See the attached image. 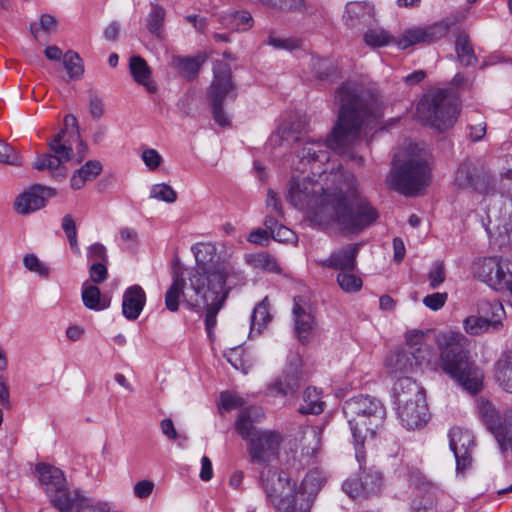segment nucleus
Returning <instances> with one entry per match:
<instances>
[{
  "mask_svg": "<svg viewBox=\"0 0 512 512\" xmlns=\"http://www.w3.org/2000/svg\"><path fill=\"white\" fill-rule=\"evenodd\" d=\"M334 102L338 105L337 121L325 141L307 140L296 152L292 168L312 176L327 173L330 150L362 164L363 158L356 147L372 131L383 115L379 98L362 85L347 81L336 91Z\"/></svg>",
  "mask_w": 512,
  "mask_h": 512,
  "instance_id": "obj_1",
  "label": "nucleus"
},
{
  "mask_svg": "<svg viewBox=\"0 0 512 512\" xmlns=\"http://www.w3.org/2000/svg\"><path fill=\"white\" fill-rule=\"evenodd\" d=\"M307 175L293 176L288 200L301 210L310 212L319 225L336 223L344 233L357 234L378 218L376 210L360 196L355 176L337 169L318 178Z\"/></svg>",
  "mask_w": 512,
  "mask_h": 512,
  "instance_id": "obj_2",
  "label": "nucleus"
},
{
  "mask_svg": "<svg viewBox=\"0 0 512 512\" xmlns=\"http://www.w3.org/2000/svg\"><path fill=\"white\" fill-rule=\"evenodd\" d=\"M196 265L185 279L177 272L165 293V306L170 312L179 309L180 301L192 310L205 309L207 335L212 339L217 314L224 307L230 291L245 282L244 273L230 256L217 254L215 245L197 243L192 246Z\"/></svg>",
  "mask_w": 512,
  "mask_h": 512,
  "instance_id": "obj_3",
  "label": "nucleus"
},
{
  "mask_svg": "<svg viewBox=\"0 0 512 512\" xmlns=\"http://www.w3.org/2000/svg\"><path fill=\"white\" fill-rule=\"evenodd\" d=\"M467 341L460 332L440 333L437 336L440 367L464 389L477 393L481 388L483 375L469 359Z\"/></svg>",
  "mask_w": 512,
  "mask_h": 512,
  "instance_id": "obj_4",
  "label": "nucleus"
},
{
  "mask_svg": "<svg viewBox=\"0 0 512 512\" xmlns=\"http://www.w3.org/2000/svg\"><path fill=\"white\" fill-rule=\"evenodd\" d=\"M343 413L352 433L356 460L362 464L365 443L374 439L383 426L385 407L374 397L359 395L344 403Z\"/></svg>",
  "mask_w": 512,
  "mask_h": 512,
  "instance_id": "obj_5",
  "label": "nucleus"
},
{
  "mask_svg": "<svg viewBox=\"0 0 512 512\" xmlns=\"http://www.w3.org/2000/svg\"><path fill=\"white\" fill-rule=\"evenodd\" d=\"M39 481L51 503L60 512H109L111 504L106 501H93L80 491L71 490L64 473L57 467L41 463L36 467Z\"/></svg>",
  "mask_w": 512,
  "mask_h": 512,
  "instance_id": "obj_6",
  "label": "nucleus"
},
{
  "mask_svg": "<svg viewBox=\"0 0 512 512\" xmlns=\"http://www.w3.org/2000/svg\"><path fill=\"white\" fill-rule=\"evenodd\" d=\"M260 484L267 502L279 512H310V500L298 498V484L287 472L269 467L261 473Z\"/></svg>",
  "mask_w": 512,
  "mask_h": 512,
  "instance_id": "obj_7",
  "label": "nucleus"
},
{
  "mask_svg": "<svg viewBox=\"0 0 512 512\" xmlns=\"http://www.w3.org/2000/svg\"><path fill=\"white\" fill-rule=\"evenodd\" d=\"M459 113L456 97L443 89L430 91L423 96L416 108V117L424 125L439 131L451 128Z\"/></svg>",
  "mask_w": 512,
  "mask_h": 512,
  "instance_id": "obj_8",
  "label": "nucleus"
},
{
  "mask_svg": "<svg viewBox=\"0 0 512 512\" xmlns=\"http://www.w3.org/2000/svg\"><path fill=\"white\" fill-rule=\"evenodd\" d=\"M430 180L428 163L421 158H411L394 168L388 179L390 185L406 196H414L423 190Z\"/></svg>",
  "mask_w": 512,
  "mask_h": 512,
  "instance_id": "obj_9",
  "label": "nucleus"
},
{
  "mask_svg": "<svg viewBox=\"0 0 512 512\" xmlns=\"http://www.w3.org/2000/svg\"><path fill=\"white\" fill-rule=\"evenodd\" d=\"M213 73L214 79L208 91L213 117L220 126H227L229 125V118L223 110V102L226 98L236 97L231 81V68L224 61H216L213 66Z\"/></svg>",
  "mask_w": 512,
  "mask_h": 512,
  "instance_id": "obj_10",
  "label": "nucleus"
},
{
  "mask_svg": "<svg viewBox=\"0 0 512 512\" xmlns=\"http://www.w3.org/2000/svg\"><path fill=\"white\" fill-rule=\"evenodd\" d=\"M473 274L491 288L503 291L512 284V261L500 257H483L473 263Z\"/></svg>",
  "mask_w": 512,
  "mask_h": 512,
  "instance_id": "obj_11",
  "label": "nucleus"
},
{
  "mask_svg": "<svg viewBox=\"0 0 512 512\" xmlns=\"http://www.w3.org/2000/svg\"><path fill=\"white\" fill-rule=\"evenodd\" d=\"M65 134L66 131L63 129L49 141L52 154L39 156L33 164L35 169L48 170L56 179L65 178L67 170L64 163L70 160L72 153V147L64 140Z\"/></svg>",
  "mask_w": 512,
  "mask_h": 512,
  "instance_id": "obj_12",
  "label": "nucleus"
},
{
  "mask_svg": "<svg viewBox=\"0 0 512 512\" xmlns=\"http://www.w3.org/2000/svg\"><path fill=\"white\" fill-rule=\"evenodd\" d=\"M480 316H468L464 322V329L470 335H480L502 328L505 310L500 302L481 301L479 304Z\"/></svg>",
  "mask_w": 512,
  "mask_h": 512,
  "instance_id": "obj_13",
  "label": "nucleus"
},
{
  "mask_svg": "<svg viewBox=\"0 0 512 512\" xmlns=\"http://www.w3.org/2000/svg\"><path fill=\"white\" fill-rule=\"evenodd\" d=\"M283 436L275 430H259L253 433L248 447L251 461L266 464L278 458Z\"/></svg>",
  "mask_w": 512,
  "mask_h": 512,
  "instance_id": "obj_14",
  "label": "nucleus"
},
{
  "mask_svg": "<svg viewBox=\"0 0 512 512\" xmlns=\"http://www.w3.org/2000/svg\"><path fill=\"white\" fill-rule=\"evenodd\" d=\"M366 457L362 464L359 463V473L356 477L347 479L342 488L344 492L354 500L367 498L377 494L382 487L383 479L378 470L374 468L366 469Z\"/></svg>",
  "mask_w": 512,
  "mask_h": 512,
  "instance_id": "obj_15",
  "label": "nucleus"
},
{
  "mask_svg": "<svg viewBox=\"0 0 512 512\" xmlns=\"http://www.w3.org/2000/svg\"><path fill=\"white\" fill-rule=\"evenodd\" d=\"M301 366V357L298 354L291 355L282 375L268 385L267 395L284 397L295 392L302 374Z\"/></svg>",
  "mask_w": 512,
  "mask_h": 512,
  "instance_id": "obj_16",
  "label": "nucleus"
},
{
  "mask_svg": "<svg viewBox=\"0 0 512 512\" xmlns=\"http://www.w3.org/2000/svg\"><path fill=\"white\" fill-rule=\"evenodd\" d=\"M396 410L401 424L408 430L422 428L429 418L424 394L396 405Z\"/></svg>",
  "mask_w": 512,
  "mask_h": 512,
  "instance_id": "obj_17",
  "label": "nucleus"
},
{
  "mask_svg": "<svg viewBox=\"0 0 512 512\" xmlns=\"http://www.w3.org/2000/svg\"><path fill=\"white\" fill-rule=\"evenodd\" d=\"M489 181L486 171L470 160L462 162L455 172L454 185L459 189L485 192Z\"/></svg>",
  "mask_w": 512,
  "mask_h": 512,
  "instance_id": "obj_18",
  "label": "nucleus"
},
{
  "mask_svg": "<svg viewBox=\"0 0 512 512\" xmlns=\"http://www.w3.org/2000/svg\"><path fill=\"white\" fill-rule=\"evenodd\" d=\"M293 316L295 331L300 342L307 343L312 337L316 326L314 311L306 296L294 297Z\"/></svg>",
  "mask_w": 512,
  "mask_h": 512,
  "instance_id": "obj_19",
  "label": "nucleus"
},
{
  "mask_svg": "<svg viewBox=\"0 0 512 512\" xmlns=\"http://www.w3.org/2000/svg\"><path fill=\"white\" fill-rule=\"evenodd\" d=\"M449 446L456 459L457 471L464 470L471 463V450L474 440L471 431L454 427L449 432Z\"/></svg>",
  "mask_w": 512,
  "mask_h": 512,
  "instance_id": "obj_20",
  "label": "nucleus"
},
{
  "mask_svg": "<svg viewBox=\"0 0 512 512\" xmlns=\"http://www.w3.org/2000/svg\"><path fill=\"white\" fill-rule=\"evenodd\" d=\"M55 195L56 191L54 189L35 185L16 198L15 208L20 214H30L43 208L46 205V200Z\"/></svg>",
  "mask_w": 512,
  "mask_h": 512,
  "instance_id": "obj_21",
  "label": "nucleus"
},
{
  "mask_svg": "<svg viewBox=\"0 0 512 512\" xmlns=\"http://www.w3.org/2000/svg\"><path fill=\"white\" fill-rule=\"evenodd\" d=\"M406 342L408 353L414 365L428 364L431 362L435 353L424 332L418 330L408 332Z\"/></svg>",
  "mask_w": 512,
  "mask_h": 512,
  "instance_id": "obj_22",
  "label": "nucleus"
},
{
  "mask_svg": "<svg viewBox=\"0 0 512 512\" xmlns=\"http://www.w3.org/2000/svg\"><path fill=\"white\" fill-rule=\"evenodd\" d=\"M361 244H350L346 247L336 250L330 256L321 262L322 266L337 269L352 271L356 267V258Z\"/></svg>",
  "mask_w": 512,
  "mask_h": 512,
  "instance_id": "obj_23",
  "label": "nucleus"
},
{
  "mask_svg": "<svg viewBox=\"0 0 512 512\" xmlns=\"http://www.w3.org/2000/svg\"><path fill=\"white\" fill-rule=\"evenodd\" d=\"M146 303V293L139 285L128 287L122 297V313L128 320H136Z\"/></svg>",
  "mask_w": 512,
  "mask_h": 512,
  "instance_id": "obj_24",
  "label": "nucleus"
},
{
  "mask_svg": "<svg viewBox=\"0 0 512 512\" xmlns=\"http://www.w3.org/2000/svg\"><path fill=\"white\" fill-rule=\"evenodd\" d=\"M308 122L305 115L294 114L285 119L277 131V137L280 138L281 143L286 142L291 144L302 139L306 133Z\"/></svg>",
  "mask_w": 512,
  "mask_h": 512,
  "instance_id": "obj_25",
  "label": "nucleus"
},
{
  "mask_svg": "<svg viewBox=\"0 0 512 512\" xmlns=\"http://www.w3.org/2000/svg\"><path fill=\"white\" fill-rule=\"evenodd\" d=\"M375 15L374 6L367 1H351L345 7V24L351 28L370 22Z\"/></svg>",
  "mask_w": 512,
  "mask_h": 512,
  "instance_id": "obj_26",
  "label": "nucleus"
},
{
  "mask_svg": "<svg viewBox=\"0 0 512 512\" xmlns=\"http://www.w3.org/2000/svg\"><path fill=\"white\" fill-rule=\"evenodd\" d=\"M129 72L133 80L143 86L149 93H155L157 86L152 78V70L144 58L138 55L129 59Z\"/></svg>",
  "mask_w": 512,
  "mask_h": 512,
  "instance_id": "obj_27",
  "label": "nucleus"
},
{
  "mask_svg": "<svg viewBox=\"0 0 512 512\" xmlns=\"http://www.w3.org/2000/svg\"><path fill=\"white\" fill-rule=\"evenodd\" d=\"M424 394L423 389L410 377H401L393 386L395 404L405 403Z\"/></svg>",
  "mask_w": 512,
  "mask_h": 512,
  "instance_id": "obj_28",
  "label": "nucleus"
},
{
  "mask_svg": "<svg viewBox=\"0 0 512 512\" xmlns=\"http://www.w3.org/2000/svg\"><path fill=\"white\" fill-rule=\"evenodd\" d=\"M261 416L262 412L257 407H249L241 411L236 421L235 427L237 432L244 440L250 441L251 437H253V433L260 430L256 429L253 426V423L257 421Z\"/></svg>",
  "mask_w": 512,
  "mask_h": 512,
  "instance_id": "obj_29",
  "label": "nucleus"
},
{
  "mask_svg": "<svg viewBox=\"0 0 512 512\" xmlns=\"http://www.w3.org/2000/svg\"><path fill=\"white\" fill-rule=\"evenodd\" d=\"M82 301L86 308L95 311L107 309L111 303L109 296L102 295L97 286L87 282L82 287Z\"/></svg>",
  "mask_w": 512,
  "mask_h": 512,
  "instance_id": "obj_30",
  "label": "nucleus"
},
{
  "mask_svg": "<svg viewBox=\"0 0 512 512\" xmlns=\"http://www.w3.org/2000/svg\"><path fill=\"white\" fill-rule=\"evenodd\" d=\"M324 483V477L321 471L314 469L310 470L298 485V498H308L310 500V507L313 503L314 496L319 492Z\"/></svg>",
  "mask_w": 512,
  "mask_h": 512,
  "instance_id": "obj_31",
  "label": "nucleus"
},
{
  "mask_svg": "<svg viewBox=\"0 0 512 512\" xmlns=\"http://www.w3.org/2000/svg\"><path fill=\"white\" fill-rule=\"evenodd\" d=\"M102 164L97 160H90L77 169L71 179L70 185L74 190L84 187L86 182L94 180L102 171Z\"/></svg>",
  "mask_w": 512,
  "mask_h": 512,
  "instance_id": "obj_32",
  "label": "nucleus"
},
{
  "mask_svg": "<svg viewBox=\"0 0 512 512\" xmlns=\"http://www.w3.org/2000/svg\"><path fill=\"white\" fill-rule=\"evenodd\" d=\"M324 409L320 392L315 387H308L303 394V403L299 407L302 414H320Z\"/></svg>",
  "mask_w": 512,
  "mask_h": 512,
  "instance_id": "obj_33",
  "label": "nucleus"
},
{
  "mask_svg": "<svg viewBox=\"0 0 512 512\" xmlns=\"http://www.w3.org/2000/svg\"><path fill=\"white\" fill-rule=\"evenodd\" d=\"M455 24V20L450 18L440 20L428 26H423V38L425 43H434L444 38L452 25Z\"/></svg>",
  "mask_w": 512,
  "mask_h": 512,
  "instance_id": "obj_34",
  "label": "nucleus"
},
{
  "mask_svg": "<svg viewBox=\"0 0 512 512\" xmlns=\"http://www.w3.org/2000/svg\"><path fill=\"white\" fill-rule=\"evenodd\" d=\"M270 320L269 302L266 297L253 310L250 335L260 334Z\"/></svg>",
  "mask_w": 512,
  "mask_h": 512,
  "instance_id": "obj_35",
  "label": "nucleus"
},
{
  "mask_svg": "<svg viewBox=\"0 0 512 512\" xmlns=\"http://www.w3.org/2000/svg\"><path fill=\"white\" fill-rule=\"evenodd\" d=\"M413 366L414 363L408 351L392 352L386 359V367L391 373L409 372Z\"/></svg>",
  "mask_w": 512,
  "mask_h": 512,
  "instance_id": "obj_36",
  "label": "nucleus"
},
{
  "mask_svg": "<svg viewBox=\"0 0 512 512\" xmlns=\"http://www.w3.org/2000/svg\"><path fill=\"white\" fill-rule=\"evenodd\" d=\"M223 23L233 30L246 31L253 26L254 21L250 12L242 10L226 14Z\"/></svg>",
  "mask_w": 512,
  "mask_h": 512,
  "instance_id": "obj_37",
  "label": "nucleus"
},
{
  "mask_svg": "<svg viewBox=\"0 0 512 512\" xmlns=\"http://www.w3.org/2000/svg\"><path fill=\"white\" fill-rule=\"evenodd\" d=\"M455 49L462 64L470 66L477 62L473 46L468 35L464 33L458 35L455 43Z\"/></svg>",
  "mask_w": 512,
  "mask_h": 512,
  "instance_id": "obj_38",
  "label": "nucleus"
},
{
  "mask_svg": "<svg viewBox=\"0 0 512 512\" xmlns=\"http://www.w3.org/2000/svg\"><path fill=\"white\" fill-rule=\"evenodd\" d=\"M165 20V10L159 5H153L147 16V28L150 33L157 38L163 37V24Z\"/></svg>",
  "mask_w": 512,
  "mask_h": 512,
  "instance_id": "obj_39",
  "label": "nucleus"
},
{
  "mask_svg": "<svg viewBox=\"0 0 512 512\" xmlns=\"http://www.w3.org/2000/svg\"><path fill=\"white\" fill-rule=\"evenodd\" d=\"M247 263L254 268L269 272H279L275 258L266 252L254 253L247 256Z\"/></svg>",
  "mask_w": 512,
  "mask_h": 512,
  "instance_id": "obj_40",
  "label": "nucleus"
},
{
  "mask_svg": "<svg viewBox=\"0 0 512 512\" xmlns=\"http://www.w3.org/2000/svg\"><path fill=\"white\" fill-rule=\"evenodd\" d=\"M364 41L370 47H382L394 43L395 38L383 28H372L364 34Z\"/></svg>",
  "mask_w": 512,
  "mask_h": 512,
  "instance_id": "obj_41",
  "label": "nucleus"
},
{
  "mask_svg": "<svg viewBox=\"0 0 512 512\" xmlns=\"http://www.w3.org/2000/svg\"><path fill=\"white\" fill-rule=\"evenodd\" d=\"M394 43L400 49H407L418 43H425L421 27H413L406 29Z\"/></svg>",
  "mask_w": 512,
  "mask_h": 512,
  "instance_id": "obj_42",
  "label": "nucleus"
},
{
  "mask_svg": "<svg viewBox=\"0 0 512 512\" xmlns=\"http://www.w3.org/2000/svg\"><path fill=\"white\" fill-rule=\"evenodd\" d=\"M172 65L187 76H194L198 73L202 61L199 58L174 56Z\"/></svg>",
  "mask_w": 512,
  "mask_h": 512,
  "instance_id": "obj_43",
  "label": "nucleus"
},
{
  "mask_svg": "<svg viewBox=\"0 0 512 512\" xmlns=\"http://www.w3.org/2000/svg\"><path fill=\"white\" fill-rule=\"evenodd\" d=\"M337 283L346 293L357 292L362 287L361 278L347 270H343L337 275Z\"/></svg>",
  "mask_w": 512,
  "mask_h": 512,
  "instance_id": "obj_44",
  "label": "nucleus"
},
{
  "mask_svg": "<svg viewBox=\"0 0 512 512\" xmlns=\"http://www.w3.org/2000/svg\"><path fill=\"white\" fill-rule=\"evenodd\" d=\"M267 44L275 49H282L293 51L302 47V41L293 37H281L276 34H270L267 39Z\"/></svg>",
  "mask_w": 512,
  "mask_h": 512,
  "instance_id": "obj_45",
  "label": "nucleus"
},
{
  "mask_svg": "<svg viewBox=\"0 0 512 512\" xmlns=\"http://www.w3.org/2000/svg\"><path fill=\"white\" fill-rule=\"evenodd\" d=\"M150 198L166 203H173L177 199V194L170 185L166 183H158L151 186Z\"/></svg>",
  "mask_w": 512,
  "mask_h": 512,
  "instance_id": "obj_46",
  "label": "nucleus"
},
{
  "mask_svg": "<svg viewBox=\"0 0 512 512\" xmlns=\"http://www.w3.org/2000/svg\"><path fill=\"white\" fill-rule=\"evenodd\" d=\"M63 63L70 78H79L83 74L82 61L76 52L68 51L63 56Z\"/></svg>",
  "mask_w": 512,
  "mask_h": 512,
  "instance_id": "obj_47",
  "label": "nucleus"
},
{
  "mask_svg": "<svg viewBox=\"0 0 512 512\" xmlns=\"http://www.w3.org/2000/svg\"><path fill=\"white\" fill-rule=\"evenodd\" d=\"M62 229L64 230L66 237L69 241L71 249L76 253L80 254V248L77 241V230L76 224L73 217L70 214L65 215L62 218L61 223Z\"/></svg>",
  "mask_w": 512,
  "mask_h": 512,
  "instance_id": "obj_48",
  "label": "nucleus"
},
{
  "mask_svg": "<svg viewBox=\"0 0 512 512\" xmlns=\"http://www.w3.org/2000/svg\"><path fill=\"white\" fill-rule=\"evenodd\" d=\"M25 268L41 277H48L49 268L35 254H26L23 258Z\"/></svg>",
  "mask_w": 512,
  "mask_h": 512,
  "instance_id": "obj_49",
  "label": "nucleus"
},
{
  "mask_svg": "<svg viewBox=\"0 0 512 512\" xmlns=\"http://www.w3.org/2000/svg\"><path fill=\"white\" fill-rule=\"evenodd\" d=\"M221 408L225 411L242 407L245 404L244 399L236 393L224 391L220 395Z\"/></svg>",
  "mask_w": 512,
  "mask_h": 512,
  "instance_id": "obj_50",
  "label": "nucleus"
},
{
  "mask_svg": "<svg viewBox=\"0 0 512 512\" xmlns=\"http://www.w3.org/2000/svg\"><path fill=\"white\" fill-rule=\"evenodd\" d=\"M445 278L446 272L443 262L436 261L428 274L430 287L432 289L438 288L445 281Z\"/></svg>",
  "mask_w": 512,
  "mask_h": 512,
  "instance_id": "obj_51",
  "label": "nucleus"
},
{
  "mask_svg": "<svg viewBox=\"0 0 512 512\" xmlns=\"http://www.w3.org/2000/svg\"><path fill=\"white\" fill-rule=\"evenodd\" d=\"M88 111L93 120H100L105 114L104 100L96 94H91L88 101Z\"/></svg>",
  "mask_w": 512,
  "mask_h": 512,
  "instance_id": "obj_52",
  "label": "nucleus"
},
{
  "mask_svg": "<svg viewBox=\"0 0 512 512\" xmlns=\"http://www.w3.org/2000/svg\"><path fill=\"white\" fill-rule=\"evenodd\" d=\"M0 162L9 165H20V158L16 150L6 142L0 140Z\"/></svg>",
  "mask_w": 512,
  "mask_h": 512,
  "instance_id": "obj_53",
  "label": "nucleus"
},
{
  "mask_svg": "<svg viewBox=\"0 0 512 512\" xmlns=\"http://www.w3.org/2000/svg\"><path fill=\"white\" fill-rule=\"evenodd\" d=\"M88 261L95 263L108 262L106 247L101 243H93L87 249Z\"/></svg>",
  "mask_w": 512,
  "mask_h": 512,
  "instance_id": "obj_54",
  "label": "nucleus"
},
{
  "mask_svg": "<svg viewBox=\"0 0 512 512\" xmlns=\"http://www.w3.org/2000/svg\"><path fill=\"white\" fill-rule=\"evenodd\" d=\"M107 262L103 263H92L89 268V276L90 280L95 284H100L104 282L108 277V270L106 267Z\"/></svg>",
  "mask_w": 512,
  "mask_h": 512,
  "instance_id": "obj_55",
  "label": "nucleus"
},
{
  "mask_svg": "<svg viewBox=\"0 0 512 512\" xmlns=\"http://www.w3.org/2000/svg\"><path fill=\"white\" fill-rule=\"evenodd\" d=\"M447 299H448L447 293L437 292V293H433V294H429V295L425 296L423 298V304L427 308L431 309L432 311H437L444 306Z\"/></svg>",
  "mask_w": 512,
  "mask_h": 512,
  "instance_id": "obj_56",
  "label": "nucleus"
},
{
  "mask_svg": "<svg viewBox=\"0 0 512 512\" xmlns=\"http://www.w3.org/2000/svg\"><path fill=\"white\" fill-rule=\"evenodd\" d=\"M141 158L150 170H156L162 163V157L155 149H145Z\"/></svg>",
  "mask_w": 512,
  "mask_h": 512,
  "instance_id": "obj_57",
  "label": "nucleus"
},
{
  "mask_svg": "<svg viewBox=\"0 0 512 512\" xmlns=\"http://www.w3.org/2000/svg\"><path fill=\"white\" fill-rule=\"evenodd\" d=\"M243 348L241 346H236L230 348L227 352H225V357L227 361L235 368L242 369L243 368Z\"/></svg>",
  "mask_w": 512,
  "mask_h": 512,
  "instance_id": "obj_58",
  "label": "nucleus"
},
{
  "mask_svg": "<svg viewBox=\"0 0 512 512\" xmlns=\"http://www.w3.org/2000/svg\"><path fill=\"white\" fill-rule=\"evenodd\" d=\"M154 489V483L150 480H141L134 485L133 491L137 498L145 499Z\"/></svg>",
  "mask_w": 512,
  "mask_h": 512,
  "instance_id": "obj_59",
  "label": "nucleus"
},
{
  "mask_svg": "<svg viewBox=\"0 0 512 512\" xmlns=\"http://www.w3.org/2000/svg\"><path fill=\"white\" fill-rule=\"evenodd\" d=\"M266 206L270 210L271 213H274L275 215H278V216L283 215V210H282V206L280 203V199L278 198L277 194L273 190H268Z\"/></svg>",
  "mask_w": 512,
  "mask_h": 512,
  "instance_id": "obj_60",
  "label": "nucleus"
},
{
  "mask_svg": "<svg viewBox=\"0 0 512 512\" xmlns=\"http://www.w3.org/2000/svg\"><path fill=\"white\" fill-rule=\"evenodd\" d=\"M272 237L279 242H289L295 239V233L284 225H280L276 230H273Z\"/></svg>",
  "mask_w": 512,
  "mask_h": 512,
  "instance_id": "obj_61",
  "label": "nucleus"
},
{
  "mask_svg": "<svg viewBox=\"0 0 512 512\" xmlns=\"http://www.w3.org/2000/svg\"><path fill=\"white\" fill-rule=\"evenodd\" d=\"M495 376L500 386L512 393V370L505 368L504 372H495Z\"/></svg>",
  "mask_w": 512,
  "mask_h": 512,
  "instance_id": "obj_62",
  "label": "nucleus"
},
{
  "mask_svg": "<svg viewBox=\"0 0 512 512\" xmlns=\"http://www.w3.org/2000/svg\"><path fill=\"white\" fill-rule=\"evenodd\" d=\"M161 432L169 439L175 440L178 433L175 429L174 423L170 418H165L160 422Z\"/></svg>",
  "mask_w": 512,
  "mask_h": 512,
  "instance_id": "obj_63",
  "label": "nucleus"
},
{
  "mask_svg": "<svg viewBox=\"0 0 512 512\" xmlns=\"http://www.w3.org/2000/svg\"><path fill=\"white\" fill-rule=\"evenodd\" d=\"M505 368L512 370V349L505 351L499 358L495 372H504Z\"/></svg>",
  "mask_w": 512,
  "mask_h": 512,
  "instance_id": "obj_64",
  "label": "nucleus"
}]
</instances>
